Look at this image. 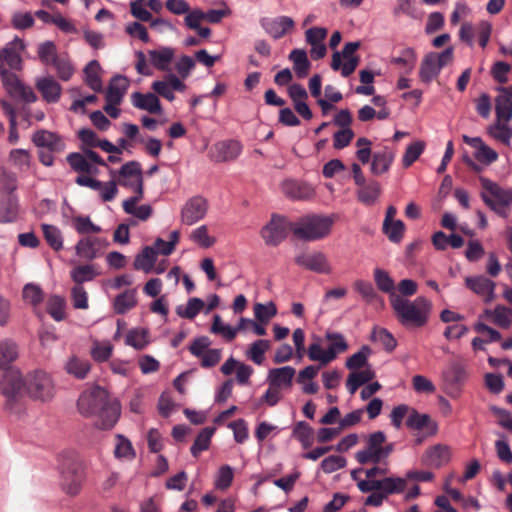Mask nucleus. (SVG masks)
I'll return each mask as SVG.
<instances>
[{
    "mask_svg": "<svg viewBox=\"0 0 512 512\" xmlns=\"http://www.w3.org/2000/svg\"><path fill=\"white\" fill-rule=\"evenodd\" d=\"M79 412L85 416L97 415L96 425L103 430L111 429L119 419L120 404L110 400L105 389L95 386L84 391L78 399Z\"/></svg>",
    "mask_w": 512,
    "mask_h": 512,
    "instance_id": "1",
    "label": "nucleus"
},
{
    "mask_svg": "<svg viewBox=\"0 0 512 512\" xmlns=\"http://www.w3.org/2000/svg\"><path fill=\"white\" fill-rule=\"evenodd\" d=\"M390 303L397 321L407 329L422 328L429 321L432 302L424 296H418L414 300H410L392 294Z\"/></svg>",
    "mask_w": 512,
    "mask_h": 512,
    "instance_id": "2",
    "label": "nucleus"
},
{
    "mask_svg": "<svg viewBox=\"0 0 512 512\" xmlns=\"http://www.w3.org/2000/svg\"><path fill=\"white\" fill-rule=\"evenodd\" d=\"M59 470L62 490L68 495H77L85 479L84 465L78 454L72 451L63 453Z\"/></svg>",
    "mask_w": 512,
    "mask_h": 512,
    "instance_id": "3",
    "label": "nucleus"
},
{
    "mask_svg": "<svg viewBox=\"0 0 512 512\" xmlns=\"http://www.w3.org/2000/svg\"><path fill=\"white\" fill-rule=\"evenodd\" d=\"M293 235L303 241H316L329 235L334 218L332 216L308 215L293 222Z\"/></svg>",
    "mask_w": 512,
    "mask_h": 512,
    "instance_id": "4",
    "label": "nucleus"
},
{
    "mask_svg": "<svg viewBox=\"0 0 512 512\" xmlns=\"http://www.w3.org/2000/svg\"><path fill=\"white\" fill-rule=\"evenodd\" d=\"M484 203L496 214L503 218L508 217L507 208L512 204V189H504L488 178H479Z\"/></svg>",
    "mask_w": 512,
    "mask_h": 512,
    "instance_id": "5",
    "label": "nucleus"
},
{
    "mask_svg": "<svg viewBox=\"0 0 512 512\" xmlns=\"http://www.w3.org/2000/svg\"><path fill=\"white\" fill-rule=\"evenodd\" d=\"M452 60L453 47H447L441 53H428L421 63L419 71L420 79L425 83H430L439 75L441 69L451 63Z\"/></svg>",
    "mask_w": 512,
    "mask_h": 512,
    "instance_id": "6",
    "label": "nucleus"
},
{
    "mask_svg": "<svg viewBox=\"0 0 512 512\" xmlns=\"http://www.w3.org/2000/svg\"><path fill=\"white\" fill-rule=\"evenodd\" d=\"M25 390L36 400L47 401L54 396V384L49 374L35 371L25 379Z\"/></svg>",
    "mask_w": 512,
    "mask_h": 512,
    "instance_id": "7",
    "label": "nucleus"
},
{
    "mask_svg": "<svg viewBox=\"0 0 512 512\" xmlns=\"http://www.w3.org/2000/svg\"><path fill=\"white\" fill-rule=\"evenodd\" d=\"M293 222L280 215H272L270 221L262 228L261 236L269 246H278L292 231Z\"/></svg>",
    "mask_w": 512,
    "mask_h": 512,
    "instance_id": "8",
    "label": "nucleus"
},
{
    "mask_svg": "<svg viewBox=\"0 0 512 512\" xmlns=\"http://www.w3.org/2000/svg\"><path fill=\"white\" fill-rule=\"evenodd\" d=\"M446 392L451 397H457L469 378L467 366L459 361L451 362L442 373Z\"/></svg>",
    "mask_w": 512,
    "mask_h": 512,
    "instance_id": "9",
    "label": "nucleus"
},
{
    "mask_svg": "<svg viewBox=\"0 0 512 512\" xmlns=\"http://www.w3.org/2000/svg\"><path fill=\"white\" fill-rule=\"evenodd\" d=\"M246 325L253 326V332L258 336L266 335V328L252 319L241 318L236 327L225 325L219 315H214L211 332L221 334L227 341H232L239 331L246 330Z\"/></svg>",
    "mask_w": 512,
    "mask_h": 512,
    "instance_id": "10",
    "label": "nucleus"
},
{
    "mask_svg": "<svg viewBox=\"0 0 512 512\" xmlns=\"http://www.w3.org/2000/svg\"><path fill=\"white\" fill-rule=\"evenodd\" d=\"M0 389L7 399V407L13 409V403L18 400L25 389V381H23L20 371L13 368L7 369L0 382Z\"/></svg>",
    "mask_w": 512,
    "mask_h": 512,
    "instance_id": "11",
    "label": "nucleus"
},
{
    "mask_svg": "<svg viewBox=\"0 0 512 512\" xmlns=\"http://www.w3.org/2000/svg\"><path fill=\"white\" fill-rule=\"evenodd\" d=\"M0 76L3 87L11 97L19 98L27 103H33L37 100L34 90L22 83L15 73L9 70H1Z\"/></svg>",
    "mask_w": 512,
    "mask_h": 512,
    "instance_id": "12",
    "label": "nucleus"
},
{
    "mask_svg": "<svg viewBox=\"0 0 512 512\" xmlns=\"http://www.w3.org/2000/svg\"><path fill=\"white\" fill-rule=\"evenodd\" d=\"M26 45L22 39L15 37L0 50V71L7 70V65L12 70H21L23 67L22 52Z\"/></svg>",
    "mask_w": 512,
    "mask_h": 512,
    "instance_id": "13",
    "label": "nucleus"
},
{
    "mask_svg": "<svg viewBox=\"0 0 512 512\" xmlns=\"http://www.w3.org/2000/svg\"><path fill=\"white\" fill-rule=\"evenodd\" d=\"M386 442V436L382 431H376L369 435L366 447L355 454L358 463L364 465L369 462L377 464L381 461L382 445Z\"/></svg>",
    "mask_w": 512,
    "mask_h": 512,
    "instance_id": "14",
    "label": "nucleus"
},
{
    "mask_svg": "<svg viewBox=\"0 0 512 512\" xmlns=\"http://www.w3.org/2000/svg\"><path fill=\"white\" fill-rule=\"evenodd\" d=\"M242 144L237 140H223L215 143L209 150V158L216 163L233 161L242 152Z\"/></svg>",
    "mask_w": 512,
    "mask_h": 512,
    "instance_id": "15",
    "label": "nucleus"
},
{
    "mask_svg": "<svg viewBox=\"0 0 512 512\" xmlns=\"http://www.w3.org/2000/svg\"><path fill=\"white\" fill-rule=\"evenodd\" d=\"M207 210V200L201 196H194L182 207L181 221L186 225H193L205 217Z\"/></svg>",
    "mask_w": 512,
    "mask_h": 512,
    "instance_id": "16",
    "label": "nucleus"
},
{
    "mask_svg": "<svg viewBox=\"0 0 512 512\" xmlns=\"http://www.w3.org/2000/svg\"><path fill=\"white\" fill-rule=\"evenodd\" d=\"M294 261L298 266L316 273L329 274L331 272L328 259L322 252H303L298 254Z\"/></svg>",
    "mask_w": 512,
    "mask_h": 512,
    "instance_id": "17",
    "label": "nucleus"
},
{
    "mask_svg": "<svg viewBox=\"0 0 512 512\" xmlns=\"http://www.w3.org/2000/svg\"><path fill=\"white\" fill-rule=\"evenodd\" d=\"M465 285L475 294L483 297L485 303H490L495 298V282L483 275L466 277Z\"/></svg>",
    "mask_w": 512,
    "mask_h": 512,
    "instance_id": "18",
    "label": "nucleus"
},
{
    "mask_svg": "<svg viewBox=\"0 0 512 512\" xmlns=\"http://www.w3.org/2000/svg\"><path fill=\"white\" fill-rule=\"evenodd\" d=\"M406 426L410 430L425 432L426 436H434L438 431V425L430 415L419 413L415 408L406 419Z\"/></svg>",
    "mask_w": 512,
    "mask_h": 512,
    "instance_id": "19",
    "label": "nucleus"
},
{
    "mask_svg": "<svg viewBox=\"0 0 512 512\" xmlns=\"http://www.w3.org/2000/svg\"><path fill=\"white\" fill-rule=\"evenodd\" d=\"M152 89L168 101L175 99L174 91L183 92L186 85L174 74L165 75L163 80L154 81Z\"/></svg>",
    "mask_w": 512,
    "mask_h": 512,
    "instance_id": "20",
    "label": "nucleus"
},
{
    "mask_svg": "<svg viewBox=\"0 0 512 512\" xmlns=\"http://www.w3.org/2000/svg\"><path fill=\"white\" fill-rule=\"evenodd\" d=\"M35 146L46 148L50 152L60 153L65 149L64 140L56 133L41 129L32 135Z\"/></svg>",
    "mask_w": 512,
    "mask_h": 512,
    "instance_id": "21",
    "label": "nucleus"
},
{
    "mask_svg": "<svg viewBox=\"0 0 512 512\" xmlns=\"http://www.w3.org/2000/svg\"><path fill=\"white\" fill-rule=\"evenodd\" d=\"M295 374L296 370L292 366L273 368L268 372L267 381L270 386H274L279 390L288 389L292 387Z\"/></svg>",
    "mask_w": 512,
    "mask_h": 512,
    "instance_id": "22",
    "label": "nucleus"
},
{
    "mask_svg": "<svg viewBox=\"0 0 512 512\" xmlns=\"http://www.w3.org/2000/svg\"><path fill=\"white\" fill-rule=\"evenodd\" d=\"M36 88L47 103H56L61 97L62 87L51 76L37 79Z\"/></svg>",
    "mask_w": 512,
    "mask_h": 512,
    "instance_id": "23",
    "label": "nucleus"
},
{
    "mask_svg": "<svg viewBox=\"0 0 512 512\" xmlns=\"http://www.w3.org/2000/svg\"><path fill=\"white\" fill-rule=\"evenodd\" d=\"M119 185L123 187H134L139 181L143 182L141 164L137 161H129L124 164L119 172Z\"/></svg>",
    "mask_w": 512,
    "mask_h": 512,
    "instance_id": "24",
    "label": "nucleus"
},
{
    "mask_svg": "<svg viewBox=\"0 0 512 512\" xmlns=\"http://www.w3.org/2000/svg\"><path fill=\"white\" fill-rule=\"evenodd\" d=\"M104 244L105 241L100 238H82L76 245V254L85 260H93L100 255Z\"/></svg>",
    "mask_w": 512,
    "mask_h": 512,
    "instance_id": "25",
    "label": "nucleus"
},
{
    "mask_svg": "<svg viewBox=\"0 0 512 512\" xmlns=\"http://www.w3.org/2000/svg\"><path fill=\"white\" fill-rule=\"evenodd\" d=\"M283 192L295 200H307L314 196V188L305 183L295 180H288L283 183Z\"/></svg>",
    "mask_w": 512,
    "mask_h": 512,
    "instance_id": "26",
    "label": "nucleus"
},
{
    "mask_svg": "<svg viewBox=\"0 0 512 512\" xmlns=\"http://www.w3.org/2000/svg\"><path fill=\"white\" fill-rule=\"evenodd\" d=\"M131 102L134 107L148 111L152 114L161 113L162 108L158 97L153 93L134 92L131 95Z\"/></svg>",
    "mask_w": 512,
    "mask_h": 512,
    "instance_id": "27",
    "label": "nucleus"
},
{
    "mask_svg": "<svg viewBox=\"0 0 512 512\" xmlns=\"http://www.w3.org/2000/svg\"><path fill=\"white\" fill-rule=\"evenodd\" d=\"M263 27L270 36L274 39H279L294 27V21L288 16H279L266 21Z\"/></svg>",
    "mask_w": 512,
    "mask_h": 512,
    "instance_id": "28",
    "label": "nucleus"
},
{
    "mask_svg": "<svg viewBox=\"0 0 512 512\" xmlns=\"http://www.w3.org/2000/svg\"><path fill=\"white\" fill-rule=\"evenodd\" d=\"M19 205L15 195L0 197V223L14 222L18 217Z\"/></svg>",
    "mask_w": 512,
    "mask_h": 512,
    "instance_id": "29",
    "label": "nucleus"
},
{
    "mask_svg": "<svg viewBox=\"0 0 512 512\" xmlns=\"http://www.w3.org/2000/svg\"><path fill=\"white\" fill-rule=\"evenodd\" d=\"M151 64L160 71H166L174 58L175 51L171 47H160L148 52Z\"/></svg>",
    "mask_w": 512,
    "mask_h": 512,
    "instance_id": "30",
    "label": "nucleus"
},
{
    "mask_svg": "<svg viewBox=\"0 0 512 512\" xmlns=\"http://www.w3.org/2000/svg\"><path fill=\"white\" fill-rule=\"evenodd\" d=\"M128 88V80L124 76H114L106 92V102L121 103L122 98Z\"/></svg>",
    "mask_w": 512,
    "mask_h": 512,
    "instance_id": "31",
    "label": "nucleus"
},
{
    "mask_svg": "<svg viewBox=\"0 0 512 512\" xmlns=\"http://www.w3.org/2000/svg\"><path fill=\"white\" fill-rule=\"evenodd\" d=\"M395 154L388 148L375 152L371 163V172L381 175L387 172L394 160Z\"/></svg>",
    "mask_w": 512,
    "mask_h": 512,
    "instance_id": "32",
    "label": "nucleus"
},
{
    "mask_svg": "<svg viewBox=\"0 0 512 512\" xmlns=\"http://www.w3.org/2000/svg\"><path fill=\"white\" fill-rule=\"evenodd\" d=\"M157 252L153 247L146 246L135 257L133 266L135 270L149 273L153 270L156 262Z\"/></svg>",
    "mask_w": 512,
    "mask_h": 512,
    "instance_id": "33",
    "label": "nucleus"
},
{
    "mask_svg": "<svg viewBox=\"0 0 512 512\" xmlns=\"http://www.w3.org/2000/svg\"><path fill=\"white\" fill-rule=\"evenodd\" d=\"M137 305L136 290L129 289L117 295L113 302L116 314L123 315Z\"/></svg>",
    "mask_w": 512,
    "mask_h": 512,
    "instance_id": "34",
    "label": "nucleus"
},
{
    "mask_svg": "<svg viewBox=\"0 0 512 512\" xmlns=\"http://www.w3.org/2000/svg\"><path fill=\"white\" fill-rule=\"evenodd\" d=\"M289 60L293 62V69L298 78H305L308 75L311 63L305 50H292L289 54Z\"/></svg>",
    "mask_w": 512,
    "mask_h": 512,
    "instance_id": "35",
    "label": "nucleus"
},
{
    "mask_svg": "<svg viewBox=\"0 0 512 512\" xmlns=\"http://www.w3.org/2000/svg\"><path fill=\"white\" fill-rule=\"evenodd\" d=\"M484 315L501 328H509L512 324V309L503 305H497L493 310L486 309Z\"/></svg>",
    "mask_w": 512,
    "mask_h": 512,
    "instance_id": "36",
    "label": "nucleus"
},
{
    "mask_svg": "<svg viewBox=\"0 0 512 512\" xmlns=\"http://www.w3.org/2000/svg\"><path fill=\"white\" fill-rule=\"evenodd\" d=\"M8 162L19 172H27L31 167L32 156L28 150L12 149L8 154Z\"/></svg>",
    "mask_w": 512,
    "mask_h": 512,
    "instance_id": "37",
    "label": "nucleus"
},
{
    "mask_svg": "<svg viewBox=\"0 0 512 512\" xmlns=\"http://www.w3.org/2000/svg\"><path fill=\"white\" fill-rule=\"evenodd\" d=\"M496 98L495 110L498 120L509 121L512 118V94L511 92H500Z\"/></svg>",
    "mask_w": 512,
    "mask_h": 512,
    "instance_id": "38",
    "label": "nucleus"
},
{
    "mask_svg": "<svg viewBox=\"0 0 512 512\" xmlns=\"http://www.w3.org/2000/svg\"><path fill=\"white\" fill-rule=\"evenodd\" d=\"M451 457L450 450L447 446L437 444L427 450L428 462L435 466L441 467L449 462Z\"/></svg>",
    "mask_w": 512,
    "mask_h": 512,
    "instance_id": "39",
    "label": "nucleus"
},
{
    "mask_svg": "<svg viewBox=\"0 0 512 512\" xmlns=\"http://www.w3.org/2000/svg\"><path fill=\"white\" fill-rule=\"evenodd\" d=\"M292 435L301 443L304 449L311 447L313 444L314 430L305 421H299L295 424Z\"/></svg>",
    "mask_w": 512,
    "mask_h": 512,
    "instance_id": "40",
    "label": "nucleus"
},
{
    "mask_svg": "<svg viewBox=\"0 0 512 512\" xmlns=\"http://www.w3.org/2000/svg\"><path fill=\"white\" fill-rule=\"evenodd\" d=\"M358 199L365 205H372L378 199L381 193L380 184L377 181H371L359 186Z\"/></svg>",
    "mask_w": 512,
    "mask_h": 512,
    "instance_id": "41",
    "label": "nucleus"
},
{
    "mask_svg": "<svg viewBox=\"0 0 512 512\" xmlns=\"http://www.w3.org/2000/svg\"><path fill=\"white\" fill-rule=\"evenodd\" d=\"M214 432L215 428L213 427H205L201 430L190 449L191 454L194 457H198L202 451L209 448L211 437Z\"/></svg>",
    "mask_w": 512,
    "mask_h": 512,
    "instance_id": "42",
    "label": "nucleus"
},
{
    "mask_svg": "<svg viewBox=\"0 0 512 512\" xmlns=\"http://www.w3.org/2000/svg\"><path fill=\"white\" fill-rule=\"evenodd\" d=\"M18 357V347L12 340L0 342V369H4Z\"/></svg>",
    "mask_w": 512,
    "mask_h": 512,
    "instance_id": "43",
    "label": "nucleus"
},
{
    "mask_svg": "<svg viewBox=\"0 0 512 512\" xmlns=\"http://www.w3.org/2000/svg\"><path fill=\"white\" fill-rule=\"evenodd\" d=\"M380 493L387 495L401 493L406 488V479L400 477H386L380 480Z\"/></svg>",
    "mask_w": 512,
    "mask_h": 512,
    "instance_id": "44",
    "label": "nucleus"
},
{
    "mask_svg": "<svg viewBox=\"0 0 512 512\" xmlns=\"http://www.w3.org/2000/svg\"><path fill=\"white\" fill-rule=\"evenodd\" d=\"M326 339L330 341V345L326 350V353H331L333 356L331 357V362L336 359L339 353L345 352L348 349V344L344 338V336L340 333L336 332H327L325 335Z\"/></svg>",
    "mask_w": 512,
    "mask_h": 512,
    "instance_id": "45",
    "label": "nucleus"
},
{
    "mask_svg": "<svg viewBox=\"0 0 512 512\" xmlns=\"http://www.w3.org/2000/svg\"><path fill=\"white\" fill-rule=\"evenodd\" d=\"M271 347L269 340L259 339L250 345L247 356L255 364L261 365L264 361V354Z\"/></svg>",
    "mask_w": 512,
    "mask_h": 512,
    "instance_id": "46",
    "label": "nucleus"
},
{
    "mask_svg": "<svg viewBox=\"0 0 512 512\" xmlns=\"http://www.w3.org/2000/svg\"><path fill=\"white\" fill-rule=\"evenodd\" d=\"M70 276L75 285H82L84 282L92 281L97 276V272L93 265H80L71 270Z\"/></svg>",
    "mask_w": 512,
    "mask_h": 512,
    "instance_id": "47",
    "label": "nucleus"
},
{
    "mask_svg": "<svg viewBox=\"0 0 512 512\" xmlns=\"http://www.w3.org/2000/svg\"><path fill=\"white\" fill-rule=\"evenodd\" d=\"M371 338L373 341L380 343L387 352H392L397 346L396 339L385 328H374Z\"/></svg>",
    "mask_w": 512,
    "mask_h": 512,
    "instance_id": "48",
    "label": "nucleus"
},
{
    "mask_svg": "<svg viewBox=\"0 0 512 512\" xmlns=\"http://www.w3.org/2000/svg\"><path fill=\"white\" fill-rule=\"evenodd\" d=\"M204 307V302L200 298H190L185 307L178 306L176 313L185 319H194Z\"/></svg>",
    "mask_w": 512,
    "mask_h": 512,
    "instance_id": "49",
    "label": "nucleus"
},
{
    "mask_svg": "<svg viewBox=\"0 0 512 512\" xmlns=\"http://www.w3.org/2000/svg\"><path fill=\"white\" fill-rule=\"evenodd\" d=\"M37 54L40 61L44 65H52L53 62L59 57L57 48L53 41H45L40 43L37 48Z\"/></svg>",
    "mask_w": 512,
    "mask_h": 512,
    "instance_id": "50",
    "label": "nucleus"
},
{
    "mask_svg": "<svg viewBox=\"0 0 512 512\" xmlns=\"http://www.w3.org/2000/svg\"><path fill=\"white\" fill-rule=\"evenodd\" d=\"M42 231L46 242L52 249L59 251L63 248L61 232L57 227L49 224H43Z\"/></svg>",
    "mask_w": 512,
    "mask_h": 512,
    "instance_id": "51",
    "label": "nucleus"
},
{
    "mask_svg": "<svg viewBox=\"0 0 512 512\" xmlns=\"http://www.w3.org/2000/svg\"><path fill=\"white\" fill-rule=\"evenodd\" d=\"M370 354V347L363 345L358 352L354 353L346 360L345 365L349 370H358L366 366Z\"/></svg>",
    "mask_w": 512,
    "mask_h": 512,
    "instance_id": "52",
    "label": "nucleus"
},
{
    "mask_svg": "<svg viewBox=\"0 0 512 512\" xmlns=\"http://www.w3.org/2000/svg\"><path fill=\"white\" fill-rule=\"evenodd\" d=\"M116 440L117 443L114 449L115 457L119 459H133L135 457V450L130 440L120 434L116 435Z\"/></svg>",
    "mask_w": 512,
    "mask_h": 512,
    "instance_id": "53",
    "label": "nucleus"
},
{
    "mask_svg": "<svg viewBox=\"0 0 512 512\" xmlns=\"http://www.w3.org/2000/svg\"><path fill=\"white\" fill-rule=\"evenodd\" d=\"M277 314L276 305L273 302H269L268 304L256 303L254 305V315L255 318L262 323L263 327L267 324L270 319H272Z\"/></svg>",
    "mask_w": 512,
    "mask_h": 512,
    "instance_id": "54",
    "label": "nucleus"
},
{
    "mask_svg": "<svg viewBox=\"0 0 512 512\" xmlns=\"http://www.w3.org/2000/svg\"><path fill=\"white\" fill-rule=\"evenodd\" d=\"M65 300L57 295L48 299L47 312L55 321H62L65 318Z\"/></svg>",
    "mask_w": 512,
    "mask_h": 512,
    "instance_id": "55",
    "label": "nucleus"
},
{
    "mask_svg": "<svg viewBox=\"0 0 512 512\" xmlns=\"http://www.w3.org/2000/svg\"><path fill=\"white\" fill-rule=\"evenodd\" d=\"M425 143L423 141H415L407 148L402 158V164L405 168L410 167L423 153Z\"/></svg>",
    "mask_w": 512,
    "mask_h": 512,
    "instance_id": "56",
    "label": "nucleus"
},
{
    "mask_svg": "<svg viewBox=\"0 0 512 512\" xmlns=\"http://www.w3.org/2000/svg\"><path fill=\"white\" fill-rule=\"evenodd\" d=\"M190 240L198 244L202 248H209L214 245L215 238L208 234L206 225H201L194 229L190 234Z\"/></svg>",
    "mask_w": 512,
    "mask_h": 512,
    "instance_id": "57",
    "label": "nucleus"
},
{
    "mask_svg": "<svg viewBox=\"0 0 512 512\" xmlns=\"http://www.w3.org/2000/svg\"><path fill=\"white\" fill-rule=\"evenodd\" d=\"M99 69L100 65L96 60H92L85 67L86 83L94 91H100L102 87L101 79L98 75Z\"/></svg>",
    "mask_w": 512,
    "mask_h": 512,
    "instance_id": "58",
    "label": "nucleus"
},
{
    "mask_svg": "<svg viewBox=\"0 0 512 512\" xmlns=\"http://www.w3.org/2000/svg\"><path fill=\"white\" fill-rule=\"evenodd\" d=\"M382 231L391 242L399 243L403 239L405 225L401 220L392 221L388 223L387 228L383 224Z\"/></svg>",
    "mask_w": 512,
    "mask_h": 512,
    "instance_id": "59",
    "label": "nucleus"
},
{
    "mask_svg": "<svg viewBox=\"0 0 512 512\" xmlns=\"http://www.w3.org/2000/svg\"><path fill=\"white\" fill-rule=\"evenodd\" d=\"M147 336L148 333L146 330L133 329L127 333L125 343L137 350H142L148 344Z\"/></svg>",
    "mask_w": 512,
    "mask_h": 512,
    "instance_id": "60",
    "label": "nucleus"
},
{
    "mask_svg": "<svg viewBox=\"0 0 512 512\" xmlns=\"http://www.w3.org/2000/svg\"><path fill=\"white\" fill-rule=\"evenodd\" d=\"M308 357L311 361H317L322 366L327 365L331 362V357L333 356L331 353H326V350H323L320 343L313 342L309 345L308 351H307Z\"/></svg>",
    "mask_w": 512,
    "mask_h": 512,
    "instance_id": "61",
    "label": "nucleus"
},
{
    "mask_svg": "<svg viewBox=\"0 0 512 512\" xmlns=\"http://www.w3.org/2000/svg\"><path fill=\"white\" fill-rule=\"evenodd\" d=\"M66 369L68 373L73 374L75 377L79 379H83L90 371V364L86 360H80L76 357H73L67 363Z\"/></svg>",
    "mask_w": 512,
    "mask_h": 512,
    "instance_id": "62",
    "label": "nucleus"
},
{
    "mask_svg": "<svg viewBox=\"0 0 512 512\" xmlns=\"http://www.w3.org/2000/svg\"><path fill=\"white\" fill-rule=\"evenodd\" d=\"M374 280L379 290L384 293H391V295L394 294V281L386 271L378 268L375 269Z\"/></svg>",
    "mask_w": 512,
    "mask_h": 512,
    "instance_id": "63",
    "label": "nucleus"
},
{
    "mask_svg": "<svg viewBox=\"0 0 512 512\" xmlns=\"http://www.w3.org/2000/svg\"><path fill=\"white\" fill-rule=\"evenodd\" d=\"M67 162L70 167L77 173H86L90 171V162L84 156V154L73 152L67 156Z\"/></svg>",
    "mask_w": 512,
    "mask_h": 512,
    "instance_id": "64",
    "label": "nucleus"
}]
</instances>
